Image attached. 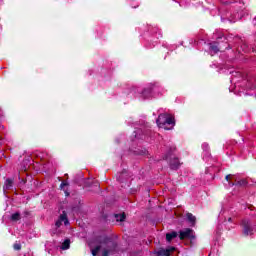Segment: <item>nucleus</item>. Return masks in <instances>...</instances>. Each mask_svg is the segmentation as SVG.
<instances>
[{
    "mask_svg": "<svg viewBox=\"0 0 256 256\" xmlns=\"http://www.w3.org/2000/svg\"><path fill=\"white\" fill-rule=\"evenodd\" d=\"M97 246L94 249H91L93 256H109L112 253H115L117 249V243L113 241V238L108 236H100L96 239Z\"/></svg>",
    "mask_w": 256,
    "mask_h": 256,
    "instance_id": "f257e3e1",
    "label": "nucleus"
},
{
    "mask_svg": "<svg viewBox=\"0 0 256 256\" xmlns=\"http://www.w3.org/2000/svg\"><path fill=\"white\" fill-rule=\"evenodd\" d=\"M180 165H181V163H179V159L174 158L173 160H170L171 169H179Z\"/></svg>",
    "mask_w": 256,
    "mask_h": 256,
    "instance_id": "9d476101",
    "label": "nucleus"
},
{
    "mask_svg": "<svg viewBox=\"0 0 256 256\" xmlns=\"http://www.w3.org/2000/svg\"><path fill=\"white\" fill-rule=\"evenodd\" d=\"M20 219H21V214H19L18 212L12 214L11 216L12 221H19Z\"/></svg>",
    "mask_w": 256,
    "mask_h": 256,
    "instance_id": "4468645a",
    "label": "nucleus"
},
{
    "mask_svg": "<svg viewBox=\"0 0 256 256\" xmlns=\"http://www.w3.org/2000/svg\"><path fill=\"white\" fill-rule=\"evenodd\" d=\"M0 117H3V112H2V115H0Z\"/></svg>",
    "mask_w": 256,
    "mask_h": 256,
    "instance_id": "5701e85b",
    "label": "nucleus"
},
{
    "mask_svg": "<svg viewBox=\"0 0 256 256\" xmlns=\"http://www.w3.org/2000/svg\"><path fill=\"white\" fill-rule=\"evenodd\" d=\"M70 243H71V241L65 240V241L62 243L61 249H63V251L69 249Z\"/></svg>",
    "mask_w": 256,
    "mask_h": 256,
    "instance_id": "ddd939ff",
    "label": "nucleus"
},
{
    "mask_svg": "<svg viewBox=\"0 0 256 256\" xmlns=\"http://www.w3.org/2000/svg\"><path fill=\"white\" fill-rule=\"evenodd\" d=\"M228 221L231 222V221H233V219L232 218H228Z\"/></svg>",
    "mask_w": 256,
    "mask_h": 256,
    "instance_id": "4be33fe9",
    "label": "nucleus"
},
{
    "mask_svg": "<svg viewBox=\"0 0 256 256\" xmlns=\"http://www.w3.org/2000/svg\"><path fill=\"white\" fill-rule=\"evenodd\" d=\"M13 187V179H6L5 184H4V191H9Z\"/></svg>",
    "mask_w": 256,
    "mask_h": 256,
    "instance_id": "9b49d317",
    "label": "nucleus"
},
{
    "mask_svg": "<svg viewBox=\"0 0 256 256\" xmlns=\"http://www.w3.org/2000/svg\"><path fill=\"white\" fill-rule=\"evenodd\" d=\"M226 181L229 182L230 187H234V185H239L240 187H245V185H247V180L242 179V180L237 181L235 176H233L231 174L226 176Z\"/></svg>",
    "mask_w": 256,
    "mask_h": 256,
    "instance_id": "20e7f679",
    "label": "nucleus"
},
{
    "mask_svg": "<svg viewBox=\"0 0 256 256\" xmlns=\"http://www.w3.org/2000/svg\"><path fill=\"white\" fill-rule=\"evenodd\" d=\"M186 217H187V219H188V221H189L190 223H192V224L195 223L196 218H195V216H193V214L188 213V214L186 215Z\"/></svg>",
    "mask_w": 256,
    "mask_h": 256,
    "instance_id": "dca6fc26",
    "label": "nucleus"
},
{
    "mask_svg": "<svg viewBox=\"0 0 256 256\" xmlns=\"http://www.w3.org/2000/svg\"><path fill=\"white\" fill-rule=\"evenodd\" d=\"M179 239L183 241V239H195V233L191 228H186L179 232Z\"/></svg>",
    "mask_w": 256,
    "mask_h": 256,
    "instance_id": "39448f33",
    "label": "nucleus"
},
{
    "mask_svg": "<svg viewBox=\"0 0 256 256\" xmlns=\"http://www.w3.org/2000/svg\"><path fill=\"white\" fill-rule=\"evenodd\" d=\"M156 123L161 129L162 127H165V125H169L170 127H173L175 125V116L169 114V113H162L159 114Z\"/></svg>",
    "mask_w": 256,
    "mask_h": 256,
    "instance_id": "f03ea898",
    "label": "nucleus"
},
{
    "mask_svg": "<svg viewBox=\"0 0 256 256\" xmlns=\"http://www.w3.org/2000/svg\"><path fill=\"white\" fill-rule=\"evenodd\" d=\"M115 219H116V221L123 222V221H125V214H116Z\"/></svg>",
    "mask_w": 256,
    "mask_h": 256,
    "instance_id": "2eb2a0df",
    "label": "nucleus"
},
{
    "mask_svg": "<svg viewBox=\"0 0 256 256\" xmlns=\"http://www.w3.org/2000/svg\"><path fill=\"white\" fill-rule=\"evenodd\" d=\"M0 115H3V110H1V108H0Z\"/></svg>",
    "mask_w": 256,
    "mask_h": 256,
    "instance_id": "412c9836",
    "label": "nucleus"
},
{
    "mask_svg": "<svg viewBox=\"0 0 256 256\" xmlns=\"http://www.w3.org/2000/svg\"><path fill=\"white\" fill-rule=\"evenodd\" d=\"M65 187H67V182H62L60 188L65 189Z\"/></svg>",
    "mask_w": 256,
    "mask_h": 256,
    "instance_id": "aec40b11",
    "label": "nucleus"
},
{
    "mask_svg": "<svg viewBox=\"0 0 256 256\" xmlns=\"http://www.w3.org/2000/svg\"><path fill=\"white\" fill-rule=\"evenodd\" d=\"M173 251H175V247L171 246L168 247L167 249L160 250L158 252V255L171 256V253H173Z\"/></svg>",
    "mask_w": 256,
    "mask_h": 256,
    "instance_id": "0eeeda50",
    "label": "nucleus"
},
{
    "mask_svg": "<svg viewBox=\"0 0 256 256\" xmlns=\"http://www.w3.org/2000/svg\"><path fill=\"white\" fill-rule=\"evenodd\" d=\"M14 249H15V251H19V250H21V244H14Z\"/></svg>",
    "mask_w": 256,
    "mask_h": 256,
    "instance_id": "a211bd4d",
    "label": "nucleus"
},
{
    "mask_svg": "<svg viewBox=\"0 0 256 256\" xmlns=\"http://www.w3.org/2000/svg\"><path fill=\"white\" fill-rule=\"evenodd\" d=\"M210 51L214 54L219 53V46L215 44H210Z\"/></svg>",
    "mask_w": 256,
    "mask_h": 256,
    "instance_id": "f8f14e48",
    "label": "nucleus"
},
{
    "mask_svg": "<svg viewBox=\"0 0 256 256\" xmlns=\"http://www.w3.org/2000/svg\"><path fill=\"white\" fill-rule=\"evenodd\" d=\"M242 231L246 236L253 235V233H255V227H253V224H251L249 220H243Z\"/></svg>",
    "mask_w": 256,
    "mask_h": 256,
    "instance_id": "7ed1b4c3",
    "label": "nucleus"
},
{
    "mask_svg": "<svg viewBox=\"0 0 256 256\" xmlns=\"http://www.w3.org/2000/svg\"><path fill=\"white\" fill-rule=\"evenodd\" d=\"M151 91V87L145 88L141 93L142 99H149L151 97Z\"/></svg>",
    "mask_w": 256,
    "mask_h": 256,
    "instance_id": "6e6552de",
    "label": "nucleus"
},
{
    "mask_svg": "<svg viewBox=\"0 0 256 256\" xmlns=\"http://www.w3.org/2000/svg\"><path fill=\"white\" fill-rule=\"evenodd\" d=\"M242 51H244V53H247V51H249V49H247V45L246 44H244L242 46Z\"/></svg>",
    "mask_w": 256,
    "mask_h": 256,
    "instance_id": "6ab92c4d",
    "label": "nucleus"
},
{
    "mask_svg": "<svg viewBox=\"0 0 256 256\" xmlns=\"http://www.w3.org/2000/svg\"><path fill=\"white\" fill-rule=\"evenodd\" d=\"M202 149L204 151H209V144H207V143L202 144Z\"/></svg>",
    "mask_w": 256,
    "mask_h": 256,
    "instance_id": "f3484780",
    "label": "nucleus"
},
{
    "mask_svg": "<svg viewBox=\"0 0 256 256\" xmlns=\"http://www.w3.org/2000/svg\"><path fill=\"white\" fill-rule=\"evenodd\" d=\"M63 223L64 225H69V220L67 219V214L65 212L60 215L58 221L56 222V227H61Z\"/></svg>",
    "mask_w": 256,
    "mask_h": 256,
    "instance_id": "423d86ee",
    "label": "nucleus"
},
{
    "mask_svg": "<svg viewBox=\"0 0 256 256\" xmlns=\"http://www.w3.org/2000/svg\"><path fill=\"white\" fill-rule=\"evenodd\" d=\"M179 234L175 231L173 232H170V233H167L166 234V241H168V243H171V241H173V239H176V237L178 236Z\"/></svg>",
    "mask_w": 256,
    "mask_h": 256,
    "instance_id": "1a4fd4ad",
    "label": "nucleus"
}]
</instances>
